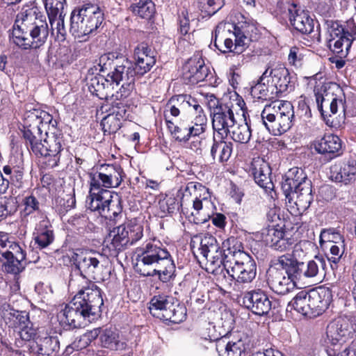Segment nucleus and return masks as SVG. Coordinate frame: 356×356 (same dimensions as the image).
<instances>
[{
    "mask_svg": "<svg viewBox=\"0 0 356 356\" xmlns=\"http://www.w3.org/2000/svg\"><path fill=\"white\" fill-rule=\"evenodd\" d=\"M178 100L181 102V104L185 106H192L197 114L196 116L200 115H204L202 106L197 103V101L188 95H178Z\"/></svg>",
    "mask_w": 356,
    "mask_h": 356,
    "instance_id": "69168bd1",
    "label": "nucleus"
},
{
    "mask_svg": "<svg viewBox=\"0 0 356 356\" xmlns=\"http://www.w3.org/2000/svg\"><path fill=\"white\" fill-rule=\"evenodd\" d=\"M289 305L291 306L298 313L310 318L309 291H301L298 292Z\"/></svg>",
    "mask_w": 356,
    "mask_h": 356,
    "instance_id": "c03bdc74",
    "label": "nucleus"
},
{
    "mask_svg": "<svg viewBox=\"0 0 356 356\" xmlns=\"http://www.w3.org/2000/svg\"><path fill=\"white\" fill-rule=\"evenodd\" d=\"M296 278L286 275L282 270L271 268L267 272V283L275 293L285 295L295 287Z\"/></svg>",
    "mask_w": 356,
    "mask_h": 356,
    "instance_id": "4be33fe9",
    "label": "nucleus"
},
{
    "mask_svg": "<svg viewBox=\"0 0 356 356\" xmlns=\"http://www.w3.org/2000/svg\"><path fill=\"white\" fill-rule=\"evenodd\" d=\"M316 152L329 156L330 159L339 156L342 153V142L339 136L334 134L325 135L316 139L313 143Z\"/></svg>",
    "mask_w": 356,
    "mask_h": 356,
    "instance_id": "cd10ccee",
    "label": "nucleus"
},
{
    "mask_svg": "<svg viewBox=\"0 0 356 356\" xmlns=\"http://www.w3.org/2000/svg\"><path fill=\"white\" fill-rule=\"evenodd\" d=\"M356 336V316L351 318L339 317L327 326V343L332 346H341Z\"/></svg>",
    "mask_w": 356,
    "mask_h": 356,
    "instance_id": "2eb2a0df",
    "label": "nucleus"
},
{
    "mask_svg": "<svg viewBox=\"0 0 356 356\" xmlns=\"http://www.w3.org/2000/svg\"><path fill=\"white\" fill-rule=\"evenodd\" d=\"M2 258H13L19 260H26V252L18 243L10 241L8 248L1 252Z\"/></svg>",
    "mask_w": 356,
    "mask_h": 356,
    "instance_id": "6e6d98bb",
    "label": "nucleus"
},
{
    "mask_svg": "<svg viewBox=\"0 0 356 356\" xmlns=\"http://www.w3.org/2000/svg\"><path fill=\"white\" fill-rule=\"evenodd\" d=\"M1 261H4L3 268L8 273L12 274H18L22 272L27 263L26 260H19L18 259H15V257L11 258H1L0 259Z\"/></svg>",
    "mask_w": 356,
    "mask_h": 356,
    "instance_id": "13d9d810",
    "label": "nucleus"
},
{
    "mask_svg": "<svg viewBox=\"0 0 356 356\" xmlns=\"http://www.w3.org/2000/svg\"><path fill=\"white\" fill-rule=\"evenodd\" d=\"M130 10L143 19H150L155 13V5L152 0H139L130 6Z\"/></svg>",
    "mask_w": 356,
    "mask_h": 356,
    "instance_id": "de8ad7c7",
    "label": "nucleus"
},
{
    "mask_svg": "<svg viewBox=\"0 0 356 356\" xmlns=\"http://www.w3.org/2000/svg\"><path fill=\"white\" fill-rule=\"evenodd\" d=\"M35 245L39 249H44L50 245L54 241V234L50 222L43 219L36 225L33 232Z\"/></svg>",
    "mask_w": 356,
    "mask_h": 356,
    "instance_id": "e433bc0d",
    "label": "nucleus"
},
{
    "mask_svg": "<svg viewBox=\"0 0 356 356\" xmlns=\"http://www.w3.org/2000/svg\"><path fill=\"white\" fill-rule=\"evenodd\" d=\"M104 73L106 76L104 75L92 76L88 81L89 91L100 99L107 96L104 95V91L113 83L111 79L107 76V72Z\"/></svg>",
    "mask_w": 356,
    "mask_h": 356,
    "instance_id": "37998d69",
    "label": "nucleus"
},
{
    "mask_svg": "<svg viewBox=\"0 0 356 356\" xmlns=\"http://www.w3.org/2000/svg\"><path fill=\"white\" fill-rule=\"evenodd\" d=\"M328 33L327 47L334 54L346 55L356 35V24L350 18L343 23L337 21L326 22Z\"/></svg>",
    "mask_w": 356,
    "mask_h": 356,
    "instance_id": "9d476101",
    "label": "nucleus"
},
{
    "mask_svg": "<svg viewBox=\"0 0 356 356\" xmlns=\"http://www.w3.org/2000/svg\"><path fill=\"white\" fill-rule=\"evenodd\" d=\"M332 291L327 287H318L309 291L310 318L322 314L332 302Z\"/></svg>",
    "mask_w": 356,
    "mask_h": 356,
    "instance_id": "bb28decb",
    "label": "nucleus"
},
{
    "mask_svg": "<svg viewBox=\"0 0 356 356\" xmlns=\"http://www.w3.org/2000/svg\"><path fill=\"white\" fill-rule=\"evenodd\" d=\"M99 66L102 72H107V76L113 83L118 85L123 83H134L135 76L138 74L134 64L127 58L119 60L113 53L102 55L99 60Z\"/></svg>",
    "mask_w": 356,
    "mask_h": 356,
    "instance_id": "9b49d317",
    "label": "nucleus"
},
{
    "mask_svg": "<svg viewBox=\"0 0 356 356\" xmlns=\"http://www.w3.org/2000/svg\"><path fill=\"white\" fill-rule=\"evenodd\" d=\"M178 106L184 107V105L181 104V102L178 100V95L171 97L164 110L163 115L165 124H167V120H172L170 116L177 117L179 115L180 110Z\"/></svg>",
    "mask_w": 356,
    "mask_h": 356,
    "instance_id": "052dcab7",
    "label": "nucleus"
},
{
    "mask_svg": "<svg viewBox=\"0 0 356 356\" xmlns=\"http://www.w3.org/2000/svg\"><path fill=\"white\" fill-rule=\"evenodd\" d=\"M234 33L233 36L234 38V47L233 48V53L237 55L238 60H242V62H248L246 58H245V55L243 53L245 51L247 47V38L245 35L241 33L240 30L234 25Z\"/></svg>",
    "mask_w": 356,
    "mask_h": 356,
    "instance_id": "09e8293b",
    "label": "nucleus"
},
{
    "mask_svg": "<svg viewBox=\"0 0 356 356\" xmlns=\"http://www.w3.org/2000/svg\"><path fill=\"white\" fill-rule=\"evenodd\" d=\"M302 185L293 188L289 194H285L286 198L289 201L294 200L298 209L301 211H305L310 206L313 201V195L312 193V183L306 181Z\"/></svg>",
    "mask_w": 356,
    "mask_h": 356,
    "instance_id": "72a5a7b5",
    "label": "nucleus"
},
{
    "mask_svg": "<svg viewBox=\"0 0 356 356\" xmlns=\"http://www.w3.org/2000/svg\"><path fill=\"white\" fill-rule=\"evenodd\" d=\"M311 181L305 175L303 170L298 168H293L289 170L286 175V179L282 183V189L284 194H289L293 188L302 185L304 182Z\"/></svg>",
    "mask_w": 356,
    "mask_h": 356,
    "instance_id": "79ce46f5",
    "label": "nucleus"
},
{
    "mask_svg": "<svg viewBox=\"0 0 356 356\" xmlns=\"http://www.w3.org/2000/svg\"><path fill=\"white\" fill-rule=\"evenodd\" d=\"M244 306L255 315L264 316L272 308V302L264 291L254 289L248 291L243 296Z\"/></svg>",
    "mask_w": 356,
    "mask_h": 356,
    "instance_id": "412c9836",
    "label": "nucleus"
},
{
    "mask_svg": "<svg viewBox=\"0 0 356 356\" xmlns=\"http://www.w3.org/2000/svg\"><path fill=\"white\" fill-rule=\"evenodd\" d=\"M252 172L255 182L266 191L270 190L273 197V183L270 178L271 169L264 161H255L252 164Z\"/></svg>",
    "mask_w": 356,
    "mask_h": 356,
    "instance_id": "f704fd0d",
    "label": "nucleus"
},
{
    "mask_svg": "<svg viewBox=\"0 0 356 356\" xmlns=\"http://www.w3.org/2000/svg\"><path fill=\"white\" fill-rule=\"evenodd\" d=\"M209 68L197 54L190 58L183 66L182 79L186 84L195 85L203 81L209 75Z\"/></svg>",
    "mask_w": 356,
    "mask_h": 356,
    "instance_id": "aec40b11",
    "label": "nucleus"
},
{
    "mask_svg": "<svg viewBox=\"0 0 356 356\" xmlns=\"http://www.w3.org/2000/svg\"><path fill=\"white\" fill-rule=\"evenodd\" d=\"M229 254H232L233 261L225 263V273L230 281H234L233 289L241 291L245 285L251 283L257 275V265L251 256L243 251L233 250L227 248Z\"/></svg>",
    "mask_w": 356,
    "mask_h": 356,
    "instance_id": "0eeeda50",
    "label": "nucleus"
},
{
    "mask_svg": "<svg viewBox=\"0 0 356 356\" xmlns=\"http://www.w3.org/2000/svg\"><path fill=\"white\" fill-rule=\"evenodd\" d=\"M123 170L118 164H102L93 168L88 173L90 189L108 190L118 188L123 179Z\"/></svg>",
    "mask_w": 356,
    "mask_h": 356,
    "instance_id": "ddd939ff",
    "label": "nucleus"
},
{
    "mask_svg": "<svg viewBox=\"0 0 356 356\" xmlns=\"http://www.w3.org/2000/svg\"><path fill=\"white\" fill-rule=\"evenodd\" d=\"M261 79L266 80L267 83H270L276 96L290 92L294 88V84L291 81L289 71L284 67L266 69L261 75Z\"/></svg>",
    "mask_w": 356,
    "mask_h": 356,
    "instance_id": "6ab92c4d",
    "label": "nucleus"
},
{
    "mask_svg": "<svg viewBox=\"0 0 356 356\" xmlns=\"http://www.w3.org/2000/svg\"><path fill=\"white\" fill-rule=\"evenodd\" d=\"M288 12L290 23L296 31L302 34H309L313 31L314 20L307 11L298 8L296 5L292 4Z\"/></svg>",
    "mask_w": 356,
    "mask_h": 356,
    "instance_id": "c85d7f7f",
    "label": "nucleus"
},
{
    "mask_svg": "<svg viewBox=\"0 0 356 356\" xmlns=\"http://www.w3.org/2000/svg\"><path fill=\"white\" fill-rule=\"evenodd\" d=\"M55 123L52 116L42 110L33 109L25 115L23 136L26 145L36 156L43 157L42 165L45 168L58 165L63 149L60 131H49L50 124L54 128Z\"/></svg>",
    "mask_w": 356,
    "mask_h": 356,
    "instance_id": "f257e3e1",
    "label": "nucleus"
},
{
    "mask_svg": "<svg viewBox=\"0 0 356 356\" xmlns=\"http://www.w3.org/2000/svg\"><path fill=\"white\" fill-rule=\"evenodd\" d=\"M200 3L209 15H214L223 5L222 0H200Z\"/></svg>",
    "mask_w": 356,
    "mask_h": 356,
    "instance_id": "338daca9",
    "label": "nucleus"
},
{
    "mask_svg": "<svg viewBox=\"0 0 356 356\" xmlns=\"http://www.w3.org/2000/svg\"><path fill=\"white\" fill-rule=\"evenodd\" d=\"M241 104L245 105L243 100H239V103L238 104L243 113L242 115L244 118L243 122L238 124L236 127L234 125L232 127V130H229V134L234 141L241 144H247L251 138L252 132L250 126L248 124L245 118V111L243 109V106L241 105Z\"/></svg>",
    "mask_w": 356,
    "mask_h": 356,
    "instance_id": "a19ab883",
    "label": "nucleus"
},
{
    "mask_svg": "<svg viewBox=\"0 0 356 356\" xmlns=\"http://www.w3.org/2000/svg\"><path fill=\"white\" fill-rule=\"evenodd\" d=\"M65 14H63L62 17H55L49 19L52 35H56V38L59 40H64L67 34V31L64 24V17Z\"/></svg>",
    "mask_w": 356,
    "mask_h": 356,
    "instance_id": "5fc2aeb1",
    "label": "nucleus"
},
{
    "mask_svg": "<svg viewBox=\"0 0 356 356\" xmlns=\"http://www.w3.org/2000/svg\"><path fill=\"white\" fill-rule=\"evenodd\" d=\"M106 248L111 257H117L129 244L127 229L124 225L114 227L106 238Z\"/></svg>",
    "mask_w": 356,
    "mask_h": 356,
    "instance_id": "c756f323",
    "label": "nucleus"
},
{
    "mask_svg": "<svg viewBox=\"0 0 356 356\" xmlns=\"http://www.w3.org/2000/svg\"><path fill=\"white\" fill-rule=\"evenodd\" d=\"M345 250L343 243L332 244L330 245V252L331 256L327 259L325 258V261L328 260L330 262L337 264L341 258Z\"/></svg>",
    "mask_w": 356,
    "mask_h": 356,
    "instance_id": "0e129e2a",
    "label": "nucleus"
},
{
    "mask_svg": "<svg viewBox=\"0 0 356 356\" xmlns=\"http://www.w3.org/2000/svg\"><path fill=\"white\" fill-rule=\"evenodd\" d=\"M356 166L353 161H338L330 167V177L336 182L348 184L355 180Z\"/></svg>",
    "mask_w": 356,
    "mask_h": 356,
    "instance_id": "2f4dec72",
    "label": "nucleus"
},
{
    "mask_svg": "<svg viewBox=\"0 0 356 356\" xmlns=\"http://www.w3.org/2000/svg\"><path fill=\"white\" fill-rule=\"evenodd\" d=\"M86 207L91 211L110 220L117 221L122 217L121 198L117 193H113L108 190L90 189Z\"/></svg>",
    "mask_w": 356,
    "mask_h": 356,
    "instance_id": "6e6552de",
    "label": "nucleus"
},
{
    "mask_svg": "<svg viewBox=\"0 0 356 356\" xmlns=\"http://www.w3.org/2000/svg\"><path fill=\"white\" fill-rule=\"evenodd\" d=\"M103 304L100 289L90 282L68 304L61 306L57 314L59 324L66 330L80 327L86 321L90 322L99 316Z\"/></svg>",
    "mask_w": 356,
    "mask_h": 356,
    "instance_id": "f03ea898",
    "label": "nucleus"
},
{
    "mask_svg": "<svg viewBox=\"0 0 356 356\" xmlns=\"http://www.w3.org/2000/svg\"><path fill=\"white\" fill-rule=\"evenodd\" d=\"M49 35L45 16L38 13L37 8H23L17 15L10 40L22 49H38Z\"/></svg>",
    "mask_w": 356,
    "mask_h": 356,
    "instance_id": "20e7f679",
    "label": "nucleus"
},
{
    "mask_svg": "<svg viewBox=\"0 0 356 356\" xmlns=\"http://www.w3.org/2000/svg\"><path fill=\"white\" fill-rule=\"evenodd\" d=\"M180 207L183 212L184 209L182 204L174 195H167L164 198L161 199L159 202L160 216L162 218L166 216L168 214H172L179 211Z\"/></svg>",
    "mask_w": 356,
    "mask_h": 356,
    "instance_id": "49530a36",
    "label": "nucleus"
},
{
    "mask_svg": "<svg viewBox=\"0 0 356 356\" xmlns=\"http://www.w3.org/2000/svg\"><path fill=\"white\" fill-rule=\"evenodd\" d=\"M207 122L206 115H200L192 121L181 119L174 122L172 120H167L166 127L175 140L186 143L191 138L202 134L205 131Z\"/></svg>",
    "mask_w": 356,
    "mask_h": 356,
    "instance_id": "4468645a",
    "label": "nucleus"
},
{
    "mask_svg": "<svg viewBox=\"0 0 356 356\" xmlns=\"http://www.w3.org/2000/svg\"><path fill=\"white\" fill-rule=\"evenodd\" d=\"M339 244L343 243V238L341 234L333 228L326 229L321 231L320 234V244L323 243Z\"/></svg>",
    "mask_w": 356,
    "mask_h": 356,
    "instance_id": "864d4df0",
    "label": "nucleus"
},
{
    "mask_svg": "<svg viewBox=\"0 0 356 356\" xmlns=\"http://www.w3.org/2000/svg\"><path fill=\"white\" fill-rule=\"evenodd\" d=\"M275 265L285 270L286 275L293 276L296 280L316 278L325 273L326 261L323 256H316L307 263L294 260L290 254H283L277 259Z\"/></svg>",
    "mask_w": 356,
    "mask_h": 356,
    "instance_id": "1a4fd4ad",
    "label": "nucleus"
},
{
    "mask_svg": "<svg viewBox=\"0 0 356 356\" xmlns=\"http://www.w3.org/2000/svg\"><path fill=\"white\" fill-rule=\"evenodd\" d=\"M111 105L110 113L115 115L120 120L127 119L128 115L127 114L129 107L124 102L119 100H114V102H107Z\"/></svg>",
    "mask_w": 356,
    "mask_h": 356,
    "instance_id": "e2e57ef3",
    "label": "nucleus"
},
{
    "mask_svg": "<svg viewBox=\"0 0 356 356\" xmlns=\"http://www.w3.org/2000/svg\"><path fill=\"white\" fill-rule=\"evenodd\" d=\"M10 326L13 327L17 331L26 327L27 325H31L29 314L26 311H13L10 312Z\"/></svg>",
    "mask_w": 356,
    "mask_h": 356,
    "instance_id": "8fccbe9b",
    "label": "nucleus"
},
{
    "mask_svg": "<svg viewBox=\"0 0 356 356\" xmlns=\"http://www.w3.org/2000/svg\"><path fill=\"white\" fill-rule=\"evenodd\" d=\"M190 245L195 257L200 254L204 258L207 257L213 250L219 249L216 238L209 234L194 236L191 240Z\"/></svg>",
    "mask_w": 356,
    "mask_h": 356,
    "instance_id": "473e14b6",
    "label": "nucleus"
},
{
    "mask_svg": "<svg viewBox=\"0 0 356 356\" xmlns=\"http://www.w3.org/2000/svg\"><path fill=\"white\" fill-rule=\"evenodd\" d=\"M121 125V120L111 113L105 116L101 122V126L104 134L116 133L120 129Z\"/></svg>",
    "mask_w": 356,
    "mask_h": 356,
    "instance_id": "603ef678",
    "label": "nucleus"
},
{
    "mask_svg": "<svg viewBox=\"0 0 356 356\" xmlns=\"http://www.w3.org/2000/svg\"><path fill=\"white\" fill-rule=\"evenodd\" d=\"M218 101L213 95L209 96V105L214 108L212 117V127L214 134L218 137L227 138L230 128L233 127L236 121L231 106L228 104L218 106Z\"/></svg>",
    "mask_w": 356,
    "mask_h": 356,
    "instance_id": "dca6fc26",
    "label": "nucleus"
},
{
    "mask_svg": "<svg viewBox=\"0 0 356 356\" xmlns=\"http://www.w3.org/2000/svg\"><path fill=\"white\" fill-rule=\"evenodd\" d=\"M104 259L102 254L92 251L76 250L72 255V260L84 279H95L100 270V263Z\"/></svg>",
    "mask_w": 356,
    "mask_h": 356,
    "instance_id": "f3484780",
    "label": "nucleus"
},
{
    "mask_svg": "<svg viewBox=\"0 0 356 356\" xmlns=\"http://www.w3.org/2000/svg\"><path fill=\"white\" fill-rule=\"evenodd\" d=\"M104 20L102 9L95 3H86L71 13L70 31L80 42L97 31Z\"/></svg>",
    "mask_w": 356,
    "mask_h": 356,
    "instance_id": "39448f33",
    "label": "nucleus"
},
{
    "mask_svg": "<svg viewBox=\"0 0 356 356\" xmlns=\"http://www.w3.org/2000/svg\"><path fill=\"white\" fill-rule=\"evenodd\" d=\"M127 229L129 245H133L136 243L143 236V227L140 224L136 223L135 221H131L127 225Z\"/></svg>",
    "mask_w": 356,
    "mask_h": 356,
    "instance_id": "680f3d73",
    "label": "nucleus"
},
{
    "mask_svg": "<svg viewBox=\"0 0 356 356\" xmlns=\"http://www.w3.org/2000/svg\"><path fill=\"white\" fill-rule=\"evenodd\" d=\"M288 235L279 226H268L261 231V238L266 245L280 252L289 250L294 245L296 241Z\"/></svg>",
    "mask_w": 356,
    "mask_h": 356,
    "instance_id": "a211bd4d",
    "label": "nucleus"
},
{
    "mask_svg": "<svg viewBox=\"0 0 356 356\" xmlns=\"http://www.w3.org/2000/svg\"><path fill=\"white\" fill-rule=\"evenodd\" d=\"M273 90L270 83H267L266 80H262L261 76L257 83L252 86L250 92L254 98L267 100L274 98L275 94Z\"/></svg>",
    "mask_w": 356,
    "mask_h": 356,
    "instance_id": "a18cd8bd",
    "label": "nucleus"
},
{
    "mask_svg": "<svg viewBox=\"0 0 356 356\" xmlns=\"http://www.w3.org/2000/svg\"><path fill=\"white\" fill-rule=\"evenodd\" d=\"M149 309L153 316L172 323L182 322L186 316V307L170 296H154L149 302Z\"/></svg>",
    "mask_w": 356,
    "mask_h": 356,
    "instance_id": "f8f14e48",
    "label": "nucleus"
},
{
    "mask_svg": "<svg viewBox=\"0 0 356 356\" xmlns=\"http://www.w3.org/2000/svg\"><path fill=\"white\" fill-rule=\"evenodd\" d=\"M0 193H5L9 186L21 188L23 184L24 168L22 165H14L10 162L0 170Z\"/></svg>",
    "mask_w": 356,
    "mask_h": 356,
    "instance_id": "b1692460",
    "label": "nucleus"
},
{
    "mask_svg": "<svg viewBox=\"0 0 356 356\" xmlns=\"http://www.w3.org/2000/svg\"><path fill=\"white\" fill-rule=\"evenodd\" d=\"M236 242V238L234 237H231L227 238L222 243V248L221 250L219 246L218 250H215L212 253L209 254L207 257H204L208 262L210 263L211 266L213 267V270L216 269V268H220L222 266V268L221 269L220 273L223 275V279L222 280V284L224 286H232V283L227 282L226 278V273H225V263H231L233 261V257L231 258L229 256V252L227 250V248H230L231 244H234ZM232 256L233 254H230Z\"/></svg>",
    "mask_w": 356,
    "mask_h": 356,
    "instance_id": "5701e85b",
    "label": "nucleus"
},
{
    "mask_svg": "<svg viewBox=\"0 0 356 356\" xmlns=\"http://www.w3.org/2000/svg\"><path fill=\"white\" fill-rule=\"evenodd\" d=\"M263 124L274 136H280L293 126L294 110L288 101H275L266 105L261 113Z\"/></svg>",
    "mask_w": 356,
    "mask_h": 356,
    "instance_id": "423d86ee",
    "label": "nucleus"
},
{
    "mask_svg": "<svg viewBox=\"0 0 356 356\" xmlns=\"http://www.w3.org/2000/svg\"><path fill=\"white\" fill-rule=\"evenodd\" d=\"M302 49L297 47H292L290 49L288 56L289 63L296 67H300L303 59Z\"/></svg>",
    "mask_w": 356,
    "mask_h": 356,
    "instance_id": "774afa93",
    "label": "nucleus"
},
{
    "mask_svg": "<svg viewBox=\"0 0 356 356\" xmlns=\"http://www.w3.org/2000/svg\"><path fill=\"white\" fill-rule=\"evenodd\" d=\"M229 24L226 23H219L212 35L211 44L222 53L232 52L234 43L232 38H225L227 31L230 29L227 27Z\"/></svg>",
    "mask_w": 356,
    "mask_h": 356,
    "instance_id": "4c0bfd02",
    "label": "nucleus"
},
{
    "mask_svg": "<svg viewBox=\"0 0 356 356\" xmlns=\"http://www.w3.org/2000/svg\"><path fill=\"white\" fill-rule=\"evenodd\" d=\"M245 350L241 339L229 341L227 334L216 339V350L220 356H245Z\"/></svg>",
    "mask_w": 356,
    "mask_h": 356,
    "instance_id": "c9c22d12",
    "label": "nucleus"
},
{
    "mask_svg": "<svg viewBox=\"0 0 356 356\" xmlns=\"http://www.w3.org/2000/svg\"><path fill=\"white\" fill-rule=\"evenodd\" d=\"M134 67L138 75L143 76L152 68L155 65L156 58L154 52L147 43L141 42L134 48Z\"/></svg>",
    "mask_w": 356,
    "mask_h": 356,
    "instance_id": "393cba45",
    "label": "nucleus"
},
{
    "mask_svg": "<svg viewBox=\"0 0 356 356\" xmlns=\"http://www.w3.org/2000/svg\"><path fill=\"white\" fill-rule=\"evenodd\" d=\"M31 349L41 356H56L60 349V342L57 336H51L47 333L41 334L39 332Z\"/></svg>",
    "mask_w": 356,
    "mask_h": 356,
    "instance_id": "7c9ffc66",
    "label": "nucleus"
},
{
    "mask_svg": "<svg viewBox=\"0 0 356 356\" xmlns=\"http://www.w3.org/2000/svg\"><path fill=\"white\" fill-rule=\"evenodd\" d=\"M136 269L141 275H157L162 282L175 278V262L168 249L159 241H147L136 248Z\"/></svg>",
    "mask_w": 356,
    "mask_h": 356,
    "instance_id": "7ed1b4c3",
    "label": "nucleus"
},
{
    "mask_svg": "<svg viewBox=\"0 0 356 356\" xmlns=\"http://www.w3.org/2000/svg\"><path fill=\"white\" fill-rule=\"evenodd\" d=\"M100 346L111 350H122L126 348L125 342L119 339V334L111 327H102Z\"/></svg>",
    "mask_w": 356,
    "mask_h": 356,
    "instance_id": "ea45409f",
    "label": "nucleus"
},
{
    "mask_svg": "<svg viewBox=\"0 0 356 356\" xmlns=\"http://www.w3.org/2000/svg\"><path fill=\"white\" fill-rule=\"evenodd\" d=\"M49 19L55 17H62L64 13L66 0H42Z\"/></svg>",
    "mask_w": 356,
    "mask_h": 356,
    "instance_id": "3c124183",
    "label": "nucleus"
},
{
    "mask_svg": "<svg viewBox=\"0 0 356 356\" xmlns=\"http://www.w3.org/2000/svg\"><path fill=\"white\" fill-rule=\"evenodd\" d=\"M22 206L23 207L21 211L22 218L33 214L35 212L38 211L40 209L39 202L33 195L25 197L22 200Z\"/></svg>",
    "mask_w": 356,
    "mask_h": 356,
    "instance_id": "bf43d9fd",
    "label": "nucleus"
},
{
    "mask_svg": "<svg viewBox=\"0 0 356 356\" xmlns=\"http://www.w3.org/2000/svg\"><path fill=\"white\" fill-rule=\"evenodd\" d=\"M317 107L322 116L325 119L337 113L340 110L345 115L344 101L334 97L333 94L325 91L323 94L315 93Z\"/></svg>",
    "mask_w": 356,
    "mask_h": 356,
    "instance_id": "a878e982",
    "label": "nucleus"
},
{
    "mask_svg": "<svg viewBox=\"0 0 356 356\" xmlns=\"http://www.w3.org/2000/svg\"><path fill=\"white\" fill-rule=\"evenodd\" d=\"M134 88V83H123L119 90L111 96L105 97L106 102H114V100L124 102L129 97Z\"/></svg>",
    "mask_w": 356,
    "mask_h": 356,
    "instance_id": "4d7b16f0",
    "label": "nucleus"
},
{
    "mask_svg": "<svg viewBox=\"0 0 356 356\" xmlns=\"http://www.w3.org/2000/svg\"><path fill=\"white\" fill-rule=\"evenodd\" d=\"M225 138L213 135L211 155L214 161L217 160L218 162L223 163L227 161L230 158L233 149V143L226 141Z\"/></svg>",
    "mask_w": 356,
    "mask_h": 356,
    "instance_id": "58836bf2",
    "label": "nucleus"
}]
</instances>
